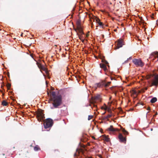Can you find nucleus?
<instances>
[{
    "mask_svg": "<svg viewBox=\"0 0 158 158\" xmlns=\"http://www.w3.org/2000/svg\"><path fill=\"white\" fill-rule=\"evenodd\" d=\"M51 95L53 97L51 98V100L53 102L52 103L53 107H51V108L53 109L58 108V106L61 105L62 103V98L60 95H56V93L54 91L52 92Z\"/></svg>",
    "mask_w": 158,
    "mask_h": 158,
    "instance_id": "nucleus-1",
    "label": "nucleus"
},
{
    "mask_svg": "<svg viewBox=\"0 0 158 158\" xmlns=\"http://www.w3.org/2000/svg\"><path fill=\"white\" fill-rule=\"evenodd\" d=\"M53 124V120L51 118H48L46 119V122L44 123V127L46 129L51 127Z\"/></svg>",
    "mask_w": 158,
    "mask_h": 158,
    "instance_id": "nucleus-2",
    "label": "nucleus"
},
{
    "mask_svg": "<svg viewBox=\"0 0 158 158\" xmlns=\"http://www.w3.org/2000/svg\"><path fill=\"white\" fill-rule=\"evenodd\" d=\"M102 62L103 63L100 64V67L102 69H103L105 72L107 71L108 69H107L106 66H107L109 68L110 67L108 62L105 60H102Z\"/></svg>",
    "mask_w": 158,
    "mask_h": 158,
    "instance_id": "nucleus-3",
    "label": "nucleus"
},
{
    "mask_svg": "<svg viewBox=\"0 0 158 158\" xmlns=\"http://www.w3.org/2000/svg\"><path fill=\"white\" fill-rule=\"evenodd\" d=\"M132 62L136 66L142 67L143 65V64L141 60L139 59H134L133 60Z\"/></svg>",
    "mask_w": 158,
    "mask_h": 158,
    "instance_id": "nucleus-4",
    "label": "nucleus"
},
{
    "mask_svg": "<svg viewBox=\"0 0 158 158\" xmlns=\"http://www.w3.org/2000/svg\"><path fill=\"white\" fill-rule=\"evenodd\" d=\"M152 85L156 86L158 85V76H154L153 79H152L151 81Z\"/></svg>",
    "mask_w": 158,
    "mask_h": 158,
    "instance_id": "nucleus-5",
    "label": "nucleus"
},
{
    "mask_svg": "<svg viewBox=\"0 0 158 158\" xmlns=\"http://www.w3.org/2000/svg\"><path fill=\"white\" fill-rule=\"evenodd\" d=\"M103 86L106 87L107 86V85L105 84V81H103L101 83H96L94 87H95L96 89L97 87H102Z\"/></svg>",
    "mask_w": 158,
    "mask_h": 158,
    "instance_id": "nucleus-6",
    "label": "nucleus"
},
{
    "mask_svg": "<svg viewBox=\"0 0 158 158\" xmlns=\"http://www.w3.org/2000/svg\"><path fill=\"white\" fill-rule=\"evenodd\" d=\"M118 42L116 49H118L122 47L124 45L123 43V40L122 39H119L118 40Z\"/></svg>",
    "mask_w": 158,
    "mask_h": 158,
    "instance_id": "nucleus-7",
    "label": "nucleus"
},
{
    "mask_svg": "<svg viewBox=\"0 0 158 158\" xmlns=\"http://www.w3.org/2000/svg\"><path fill=\"white\" fill-rule=\"evenodd\" d=\"M76 31L77 32V31L79 33L81 34H84L83 31L82 27L81 25L80 22H78L77 23V30H76Z\"/></svg>",
    "mask_w": 158,
    "mask_h": 158,
    "instance_id": "nucleus-8",
    "label": "nucleus"
},
{
    "mask_svg": "<svg viewBox=\"0 0 158 158\" xmlns=\"http://www.w3.org/2000/svg\"><path fill=\"white\" fill-rule=\"evenodd\" d=\"M37 116L41 119H43L44 118V114L43 113V111L42 110H41L38 112Z\"/></svg>",
    "mask_w": 158,
    "mask_h": 158,
    "instance_id": "nucleus-9",
    "label": "nucleus"
},
{
    "mask_svg": "<svg viewBox=\"0 0 158 158\" xmlns=\"http://www.w3.org/2000/svg\"><path fill=\"white\" fill-rule=\"evenodd\" d=\"M118 137L120 142H126V139L123 136L122 134H119Z\"/></svg>",
    "mask_w": 158,
    "mask_h": 158,
    "instance_id": "nucleus-10",
    "label": "nucleus"
},
{
    "mask_svg": "<svg viewBox=\"0 0 158 158\" xmlns=\"http://www.w3.org/2000/svg\"><path fill=\"white\" fill-rule=\"evenodd\" d=\"M94 19L95 20L96 23H97L100 26H102L103 25V23L100 21V19L96 17H94Z\"/></svg>",
    "mask_w": 158,
    "mask_h": 158,
    "instance_id": "nucleus-11",
    "label": "nucleus"
},
{
    "mask_svg": "<svg viewBox=\"0 0 158 158\" xmlns=\"http://www.w3.org/2000/svg\"><path fill=\"white\" fill-rule=\"evenodd\" d=\"M108 130L109 131L113 132H114L115 131H118V129L114 128L112 125L110 126V127L108 128Z\"/></svg>",
    "mask_w": 158,
    "mask_h": 158,
    "instance_id": "nucleus-12",
    "label": "nucleus"
},
{
    "mask_svg": "<svg viewBox=\"0 0 158 158\" xmlns=\"http://www.w3.org/2000/svg\"><path fill=\"white\" fill-rule=\"evenodd\" d=\"M152 56H153L155 57H157V60L158 61V52H154L152 53Z\"/></svg>",
    "mask_w": 158,
    "mask_h": 158,
    "instance_id": "nucleus-13",
    "label": "nucleus"
},
{
    "mask_svg": "<svg viewBox=\"0 0 158 158\" xmlns=\"http://www.w3.org/2000/svg\"><path fill=\"white\" fill-rule=\"evenodd\" d=\"M157 100V99L156 97L153 98L150 100V102L152 103L155 102Z\"/></svg>",
    "mask_w": 158,
    "mask_h": 158,
    "instance_id": "nucleus-14",
    "label": "nucleus"
},
{
    "mask_svg": "<svg viewBox=\"0 0 158 158\" xmlns=\"http://www.w3.org/2000/svg\"><path fill=\"white\" fill-rule=\"evenodd\" d=\"M103 139L105 141L107 142H109L110 141V138L106 136H104L103 137Z\"/></svg>",
    "mask_w": 158,
    "mask_h": 158,
    "instance_id": "nucleus-15",
    "label": "nucleus"
},
{
    "mask_svg": "<svg viewBox=\"0 0 158 158\" xmlns=\"http://www.w3.org/2000/svg\"><path fill=\"white\" fill-rule=\"evenodd\" d=\"M7 104V102L5 101H3L2 102V105L4 106H6Z\"/></svg>",
    "mask_w": 158,
    "mask_h": 158,
    "instance_id": "nucleus-16",
    "label": "nucleus"
},
{
    "mask_svg": "<svg viewBox=\"0 0 158 158\" xmlns=\"http://www.w3.org/2000/svg\"><path fill=\"white\" fill-rule=\"evenodd\" d=\"M34 150L35 151H38L39 149H40V148L36 146H35L34 147Z\"/></svg>",
    "mask_w": 158,
    "mask_h": 158,
    "instance_id": "nucleus-17",
    "label": "nucleus"
},
{
    "mask_svg": "<svg viewBox=\"0 0 158 158\" xmlns=\"http://www.w3.org/2000/svg\"><path fill=\"white\" fill-rule=\"evenodd\" d=\"M102 119L103 120H105L106 119H107V120H109V119L107 118V116L104 117H102Z\"/></svg>",
    "mask_w": 158,
    "mask_h": 158,
    "instance_id": "nucleus-18",
    "label": "nucleus"
},
{
    "mask_svg": "<svg viewBox=\"0 0 158 158\" xmlns=\"http://www.w3.org/2000/svg\"><path fill=\"white\" fill-rule=\"evenodd\" d=\"M93 117V116H92V115H89L88 116V120H90Z\"/></svg>",
    "mask_w": 158,
    "mask_h": 158,
    "instance_id": "nucleus-19",
    "label": "nucleus"
},
{
    "mask_svg": "<svg viewBox=\"0 0 158 158\" xmlns=\"http://www.w3.org/2000/svg\"><path fill=\"white\" fill-rule=\"evenodd\" d=\"M123 131L124 133L125 134H128V132L126 131L125 130H124V129H123Z\"/></svg>",
    "mask_w": 158,
    "mask_h": 158,
    "instance_id": "nucleus-20",
    "label": "nucleus"
},
{
    "mask_svg": "<svg viewBox=\"0 0 158 158\" xmlns=\"http://www.w3.org/2000/svg\"><path fill=\"white\" fill-rule=\"evenodd\" d=\"M110 83H111L110 81H109V82H107V83H106L105 82V84H106L107 85V86H106V87H107L110 84Z\"/></svg>",
    "mask_w": 158,
    "mask_h": 158,
    "instance_id": "nucleus-21",
    "label": "nucleus"
},
{
    "mask_svg": "<svg viewBox=\"0 0 158 158\" xmlns=\"http://www.w3.org/2000/svg\"><path fill=\"white\" fill-rule=\"evenodd\" d=\"M110 78L111 80H116L115 78L113 77H110Z\"/></svg>",
    "mask_w": 158,
    "mask_h": 158,
    "instance_id": "nucleus-22",
    "label": "nucleus"
},
{
    "mask_svg": "<svg viewBox=\"0 0 158 158\" xmlns=\"http://www.w3.org/2000/svg\"><path fill=\"white\" fill-rule=\"evenodd\" d=\"M112 116V114H108L107 115V118H110Z\"/></svg>",
    "mask_w": 158,
    "mask_h": 158,
    "instance_id": "nucleus-23",
    "label": "nucleus"
},
{
    "mask_svg": "<svg viewBox=\"0 0 158 158\" xmlns=\"http://www.w3.org/2000/svg\"><path fill=\"white\" fill-rule=\"evenodd\" d=\"M79 39L81 40H83V39H82V36L81 35H79Z\"/></svg>",
    "mask_w": 158,
    "mask_h": 158,
    "instance_id": "nucleus-24",
    "label": "nucleus"
},
{
    "mask_svg": "<svg viewBox=\"0 0 158 158\" xmlns=\"http://www.w3.org/2000/svg\"><path fill=\"white\" fill-rule=\"evenodd\" d=\"M11 86V85L10 84H8L7 85V87L8 88H10Z\"/></svg>",
    "mask_w": 158,
    "mask_h": 158,
    "instance_id": "nucleus-25",
    "label": "nucleus"
},
{
    "mask_svg": "<svg viewBox=\"0 0 158 158\" xmlns=\"http://www.w3.org/2000/svg\"><path fill=\"white\" fill-rule=\"evenodd\" d=\"M157 114V112H156L155 113V114L153 115V117H155L156 116Z\"/></svg>",
    "mask_w": 158,
    "mask_h": 158,
    "instance_id": "nucleus-26",
    "label": "nucleus"
},
{
    "mask_svg": "<svg viewBox=\"0 0 158 158\" xmlns=\"http://www.w3.org/2000/svg\"><path fill=\"white\" fill-rule=\"evenodd\" d=\"M76 152H78V154H79V149L78 148H77V149H76Z\"/></svg>",
    "mask_w": 158,
    "mask_h": 158,
    "instance_id": "nucleus-27",
    "label": "nucleus"
},
{
    "mask_svg": "<svg viewBox=\"0 0 158 158\" xmlns=\"http://www.w3.org/2000/svg\"><path fill=\"white\" fill-rule=\"evenodd\" d=\"M78 155V154H77V153H75L74 154V156H77Z\"/></svg>",
    "mask_w": 158,
    "mask_h": 158,
    "instance_id": "nucleus-28",
    "label": "nucleus"
},
{
    "mask_svg": "<svg viewBox=\"0 0 158 158\" xmlns=\"http://www.w3.org/2000/svg\"><path fill=\"white\" fill-rule=\"evenodd\" d=\"M146 109L147 110H150V108L149 107H148Z\"/></svg>",
    "mask_w": 158,
    "mask_h": 158,
    "instance_id": "nucleus-29",
    "label": "nucleus"
},
{
    "mask_svg": "<svg viewBox=\"0 0 158 158\" xmlns=\"http://www.w3.org/2000/svg\"><path fill=\"white\" fill-rule=\"evenodd\" d=\"M42 67V69H43L44 70V71H45V68H44V67Z\"/></svg>",
    "mask_w": 158,
    "mask_h": 158,
    "instance_id": "nucleus-30",
    "label": "nucleus"
},
{
    "mask_svg": "<svg viewBox=\"0 0 158 158\" xmlns=\"http://www.w3.org/2000/svg\"><path fill=\"white\" fill-rule=\"evenodd\" d=\"M128 59H127V60H126V61H125L124 63H127L128 62Z\"/></svg>",
    "mask_w": 158,
    "mask_h": 158,
    "instance_id": "nucleus-31",
    "label": "nucleus"
},
{
    "mask_svg": "<svg viewBox=\"0 0 158 158\" xmlns=\"http://www.w3.org/2000/svg\"><path fill=\"white\" fill-rule=\"evenodd\" d=\"M144 92V90L143 89H142V91H141V92Z\"/></svg>",
    "mask_w": 158,
    "mask_h": 158,
    "instance_id": "nucleus-32",
    "label": "nucleus"
},
{
    "mask_svg": "<svg viewBox=\"0 0 158 158\" xmlns=\"http://www.w3.org/2000/svg\"><path fill=\"white\" fill-rule=\"evenodd\" d=\"M132 59V57H130L129 58H128V60L129 59V60H131Z\"/></svg>",
    "mask_w": 158,
    "mask_h": 158,
    "instance_id": "nucleus-33",
    "label": "nucleus"
},
{
    "mask_svg": "<svg viewBox=\"0 0 158 158\" xmlns=\"http://www.w3.org/2000/svg\"><path fill=\"white\" fill-rule=\"evenodd\" d=\"M149 112H148L147 113V114H146V115H147V114H148V113ZM148 115H149V114H148Z\"/></svg>",
    "mask_w": 158,
    "mask_h": 158,
    "instance_id": "nucleus-34",
    "label": "nucleus"
},
{
    "mask_svg": "<svg viewBox=\"0 0 158 158\" xmlns=\"http://www.w3.org/2000/svg\"><path fill=\"white\" fill-rule=\"evenodd\" d=\"M151 131H152L153 130V129H152V128H151Z\"/></svg>",
    "mask_w": 158,
    "mask_h": 158,
    "instance_id": "nucleus-35",
    "label": "nucleus"
},
{
    "mask_svg": "<svg viewBox=\"0 0 158 158\" xmlns=\"http://www.w3.org/2000/svg\"><path fill=\"white\" fill-rule=\"evenodd\" d=\"M105 113V112L104 113H103L102 114H104Z\"/></svg>",
    "mask_w": 158,
    "mask_h": 158,
    "instance_id": "nucleus-36",
    "label": "nucleus"
},
{
    "mask_svg": "<svg viewBox=\"0 0 158 158\" xmlns=\"http://www.w3.org/2000/svg\"><path fill=\"white\" fill-rule=\"evenodd\" d=\"M31 56L32 58H33V56H32L31 55Z\"/></svg>",
    "mask_w": 158,
    "mask_h": 158,
    "instance_id": "nucleus-37",
    "label": "nucleus"
},
{
    "mask_svg": "<svg viewBox=\"0 0 158 158\" xmlns=\"http://www.w3.org/2000/svg\"><path fill=\"white\" fill-rule=\"evenodd\" d=\"M22 35H23V34H22L21 35V36H22Z\"/></svg>",
    "mask_w": 158,
    "mask_h": 158,
    "instance_id": "nucleus-38",
    "label": "nucleus"
}]
</instances>
